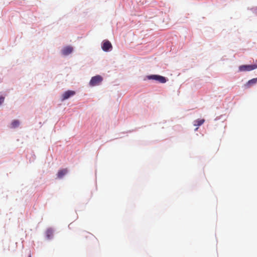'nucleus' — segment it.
<instances>
[{
	"instance_id": "1",
	"label": "nucleus",
	"mask_w": 257,
	"mask_h": 257,
	"mask_svg": "<svg viewBox=\"0 0 257 257\" xmlns=\"http://www.w3.org/2000/svg\"><path fill=\"white\" fill-rule=\"evenodd\" d=\"M102 81V77L100 75H96L91 78L89 84L91 86H94L99 85Z\"/></svg>"
},
{
	"instance_id": "2",
	"label": "nucleus",
	"mask_w": 257,
	"mask_h": 257,
	"mask_svg": "<svg viewBox=\"0 0 257 257\" xmlns=\"http://www.w3.org/2000/svg\"><path fill=\"white\" fill-rule=\"evenodd\" d=\"M257 68V65H240L238 69L240 72L249 71Z\"/></svg>"
},
{
	"instance_id": "3",
	"label": "nucleus",
	"mask_w": 257,
	"mask_h": 257,
	"mask_svg": "<svg viewBox=\"0 0 257 257\" xmlns=\"http://www.w3.org/2000/svg\"><path fill=\"white\" fill-rule=\"evenodd\" d=\"M148 79H153L159 81L161 83H164L166 82V78L162 76L158 75H151L147 76Z\"/></svg>"
},
{
	"instance_id": "4",
	"label": "nucleus",
	"mask_w": 257,
	"mask_h": 257,
	"mask_svg": "<svg viewBox=\"0 0 257 257\" xmlns=\"http://www.w3.org/2000/svg\"><path fill=\"white\" fill-rule=\"evenodd\" d=\"M101 48L104 51L107 52L112 49V46L108 40H105L102 42Z\"/></svg>"
},
{
	"instance_id": "5",
	"label": "nucleus",
	"mask_w": 257,
	"mask_h": 257,
	"mask_svg": "<svg viewBox=\"0 0 257 257\" xmlns=\"http://www.w3.org/2000/svg\"><path fill=\"white\" fill-rule=\"evenodd\" d=\"M75 94V92L72 90H68L65 92L63 94V100L67 99L70 97L74 95Z\"/></svg>"
},
{
	"instance_id": "6",
	"label": "nucleus",
	"mask_w": 257,
	"mask_h": 257,
	"mask_svg": "<svg viewBox=\"0 0 257 257\" xmlns=\"http://www.w3.org/2000/svg\"><path fill=\"white\" fill-rule=\"evenodd\" d=\"M81 235H82V237L86 240H87V238L92 239L95 238L94 236L92 234H91V233L87 232V231H83Z\"/></svg>"
},
{
	"instance_id": "7",
	"label": "nucleus",
	"mask_w": 257,
	"mask_h": 257,
	"mask_svg": "<svg viewBox=\"0 0 257 257\" xmlns=\"http://www.w3.org/2000/svg\"><path fill=\"white\" fill-rule=\"evenodd\" d=\"M257 83V78L249 80L245 85L246 88H249Z\"/></svg>"
},
{
	"instance_id": "8",
	"label": "nucleus",
	"mask_w": 257,
	"mask_h": 257,
	"mask_svg": "<svg viewBox=\"0 0 257 257\" xmlns=\"http://www.w3.org/2000/svg\"><path fill=\"white\" fill-rule=\"evenodd\" d=\"M73 51L72 47L70 46H67L64 48L62 50V54L64 55H67L70 54Z\"/></svg>"
},
{
	"instance_id": "9",
	"label": "nucleus",
	"mask_w": 257,
	"mask_h": 257,
	"mask_svg": "<svg viewBox=\"0 0 257 257\" xmlns=\"http://www.w3.org/2000/svg\"><path fill=\"white\" fill-rule=\"evenodd\" d=\"M67 173V169H63L58 171L57 173V177L58 178H62Z\"/></svg>"
},
{
	"instance_id": "10",
	"label": "nucleus",
	"mask_w": 257,
	"mask_h": 257,
	"mask_svg": "<svg viewBox=\"0 0 257 257\" xmlns=\"http://www.w3.org/2000/svg\"><path fill=\"white\" fill-rule=\"evenodd\" d=\"M205 121L204 119H198L194 121V125L199 126L202 125Z\"/></svg>"
},
{
	"instance_id": "11",
	"label": "nucleus",
	"mask_w": 257,
	"mask_h": 257,
	"mask_svg": "<svg viewBox=\"0 0 257 257\" xmlns=\"http://www.w3.org/2000/svg\"><path fill=\"white\" fill-rule=\"evenodd\" d=\"M46 236L48 239H50L53 235V230L51 229H48L46 231Z\"/></svg>"
},
{
	"instance_id": "12",
	"label": "nucleus",
	"mask_w": 257,
	"mask_h": 257,
	"mask_svg": "<svg viewBox=\"0 0 257 257\" xmlns=\"http://www.w3.org/2000/svg\"><path fill=\"white\" fill-rule=\"evenodd\" d=\"M20 124V122L18 120H14L11 123V127L15 128L18 127Z\"/></svg>"
},
{
	"instance_id": "13",
	"label": "nucleus",
	"mask_w": 257,
	"mask_h": 257,
	"mask_svg": "<svg viewBox=\"0 0 257 257\" xmlns=\"http://www.w3.org/2000/svg\"><path fill=\"white\" fill-rule=\"evenodd\" d=\"M5 99V97L3 96H0V105L2 104Z\"/></svg>"
},
{
	"instance_id": "14",
	"label": "nucleus",
	"mask_w": 257,
	"mask_h": 257,
	"mask_svg": "<svg viewBox=\"0 0 257 257\" xmlns=\"http://www.w3.org/2000/svg\"><path fill=\"white\" fill-rule=\"evenodd\" d=\"M28 257H31V254H29V256Z\"/></svg>"
},
{
	"instance_id": "15",
	"label": "nucleus",
	"mask_w": 257,
	"mask_h": 257,
	"mask_svg": "<svg viewBox=\"0 0 257 257\" xmlns=\"http://www.w3.org/2000/svg\"><path fill=\"white\" fill-rule=\"evenodd\" d=\"M198 130V127H197L196 129H195V131H197Z\"/></svg>"
}]
</instances>
